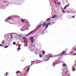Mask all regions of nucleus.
Here are the masks:
<instances>
[{
    "label": "nucleus",
    "mask_w": 76,
    "mask_h": 76,
    "mask_svg": "<svg viewBox=\"0 0 76 76\" xmlns=\"http://www.w3.org/2000/svg\"><path fill=\"white\" fill-rule=\"evenodd\" d=\"M29 41H31V44H33V43H34V41H35V39H34V37L32 36L29 37Z\"/></svg>",
    "instance_id": "nucleus-1"
},
{
    "label": "nucleus",
    "mask_w": 76,
    "mask_h": 76,
    "mask_svg": "<svg viewBox=\"0 0 76 76\" xmlns=\"http://www.w3.org/2000/svg\"><path fill=\"white\" fill-rule=\"evenodd\" d=\"M13 18H7L5 20V22L7 21H10V19H12Z\"/></svg>",
    "instance_id": "nucleus-2"
},
{
    "label": "nucleus",
    "mask_w": 76,
    "mask_h": 76,
    "mask_svg": "<svg viewBox=\"0 0 76 76\" xmlns=\"http://www.w3.org/2000/svg\"><path fill=\"white\" fill-rule=\"evenodd\" d=\"M34 32V31H31V32H30L29 33H28V34H27L26 35V37H28V35H31V34H32V32Z\"/></svg>",
    "instance_id": "nucleus-3"
},
{
    "label": "nucleus",
    "mask_w": 76,
    "mask_h": 76,
    "mask_svg": "<svg viewBox=\"0 0 76 76\" xmlns=\"http://www.w3.org/2000/svg\"><path fill=\"white\" fill-rule=\"evenodd\" d=\"M27 66L23 70V71H24V73H25L26 72V69H27Z\"/></svg>",
    "instance_id": "nucleus-4"
},
{
    "label": "nucleus",
    "mask_w": 76,
    "mask_h": 76,
    "mask_svg": "<svg viewBox=\"0 0 76 76\" xmlns=\"http://www.w3.org/2000/svg\"><path fill=\"white\" fill-rule=\"evenodd\" d=\"M57 15H54L53 16L52 18L53 19H54V18H57Z\"/></svg>",
    "instance_id": "nucleus-5"
},
{
    "label": "nucleus",
    "mask_w": 76,
    "mask_h": 76,
    "mask_svg": "<svg viewBox=\"0 0 76 76\" xmlns=\"http://www.w3.org/2000/svg\"><path fill=\"white\" fill-rule=\"evenodd\" d=\"M67 71H66V72L65 73V76H70V75L66 74V73H67Z\"/></svg>",
    "instance_id": "nucleus-6"
},
{
    "label": "nucleus",
    "mask_w": 76,
    "mask_h": 76,
    "mask_svg": "<svg viewBox=\"0 0 76 76\" xmlns=\"http://www.w3.org/2000/svg\"><path fill=\"white\" fill-rule=\"evenodd\" d=\"M41 25H42L41 24H40V25H39V26H38L36 28V29H38V28L40 27L41 26Z\"/></svg>",
    "instance_id": "nucleus-7"
},
{
    "label": "nucleus",
    "mask_w": 76,
    "mask_h": 76,
    "mask_svg": "<svg viewBox=\"0 0 76 76\" xmlns=\"http://www.w3.org/2000/svg\"><path fill=\"white\" fill-rule=\"evenodd\" d=\"M13 34V33H10V34H5L4 36V37H6V35H11V34Z\"/></svg>",
    "instance_id": "nucleus-8"
},
{
    "label": "nucleus",
    "mask_w": 76,
    "mask_h": 76,
    "mask_svg": "<svg viewBox=\"0 0 76 76\" xmlns=\"http://www.w3.org/2000/svg\"><path fill=\"white\" fill-rule=\"evenodd\" d=\"M43 26H46V22H45L43 24Z\"/></svg>",
    "instance_id": "nucleus-9"
},
{
    "label": "nucleus",
    "mask_w": 76,
    "mask_h": 76,
    "mask_svg": "<svg viewBox=\"0 0 76 76\" xmlns=\"http://www.w3.org/2000/svg\"><path fill=\"white\" fill-rule=\"evenodd\" d=\"M9 73H8L7 72L5 74H4V76H7L8 75Z\"/></svg>",
    "instance_id": "nucleus-10"
},
{
    "label": "nucleus",
    "mask_w": 76,
    "mask_h": 76,
    "mask_svg": "<svg viewBox=\"0 0 76 76\" xmlns=\"http://www.w3.org/2000/svg\"><path fill=\"white\" fill-rule=\"evenodd\" d=\"M30 69V67H28L27 70V72H28Z\"/></svg>",
    "instance_id": "nucleus-11"
},
{
    "label": "nucleus",
    "mask_w": 76,
    "mask_h": 76,
    "mask_svg": "<svg viewBox=\"0 0 76 76\" xmlns=\"http://www.w3.org/2000/svg\"><path fill=\"white\" fill-rule=\"evenodd\" d=\"M50 20V18H48L46 20V22H48Z\"/></svg>",
    "instance_id": "nucleus-12"
},
{
    "label": "nucleus",
    "mask_w": 76,
    "mask_h": 76,
    "mask_svg": "<svg viewBox=\"0 0 76 76\" xmlns=\"http://www.w3.org/2000/svg\"><path fill=\"white\" fill-rule=\"evenodd\" d=\"M74 67H72V70L73 71V72H74V71H75V70H76V69L75 68H74Z\"/></svg>",
    "instance_id": "nucleus-13"
},
{
    "label": "nucleus",
    "mask_w": 76,
    "mask_h": 76,
    "mask_svg": "<svg viewBox=\"0 0 76 76\" xmlns=\"http://www.w3.org/2000/svg\"><path fill=\"white\" fill-rule=\"evenodd\" d=\"M20 72L19 71H18L16 72V74H18V73H20Z\"/></svg>",
    "instance_id": "nucleus-14"
},
{
    "label": "nucleus",
    "mask_w": 76,
    "mask_h": 76,
    "mask_svg": "<svg viewBox=\"0 0 76 76\" xmlns=\"http://www.w3.org/2000/svg\"><path fill=\"white\" fill-rule=\"evenodd\" d=\"M25 21V20H21L22 22H24Z\"/></svg>",
    "instance_id": "nucleus-15"
},
{
    "label": "nucleus",
    "mask_w": 76,
    "mask_h": 76,
    "mask_svg": "<svg viewBox=\"0 0 76 76\" xmlns=\"http://www.w3.org/2000/svg\"><path fill=\"white\" fill-rule=\"evenodd\" d=\"M62 53H62L61 54V55H63V54H65V53H66V52L64 53V51H63Z\"/></svg>",
    "instance_id": "nucleus-16"
},
{
    "label": "nucleus",
    "mask_w": 76,
    "mask_h": 76,
    "mask_svg": "<svg viewBox=\"0 0 76 76\" xmlns=\"http://www.w3.org/2000/svg\"><path fill=\"white\" fill-rule=\"evenodd\" d=\"M2 44H4V40H3V41L2 42Z\"/></svg>",
    "instance_id": "nucleus-17"
},
{
    "label": "nucleus",
    "mask_w": 76,
    "mask_h": 76,
    "mask_svg": "<svg viewBox=\"0 0 76 76\" xmlns=\"http://www.w3.org/2000/svg\"><path fill=\"white\" fill-rule=\"evenodd\" d=\"M9 47V46L8 45L7 46H6L4 47V48H7V47Z\"/></svg>",
    "instance_id": "nucleus-18"
},
{
    "label": "nucleus",
    "mask_w": 76,
    "mask_h": 76,
    "mask_svg": "<svg viewBox=\"0 0 76 76\" xmlns=\"http://www.w3.org/2000/svg\"><path fill=\"white\" fill-rule=\"evenodd\" d=\"M42 55L41 54H40L39 55V57H40V58H41V57H42Z\"/></svg>",
    "instance_id": "nucleus-19"
},
{
    "label": "nucleus",
    "mask_w": 76,
    "mask_h": 76,
    "mask_svg": "<svg viewBox=\"0 0 76 76\" xmlns=\"http://www.w3.org/2000/svg\"><path fill=\"white\" fill-rule=\"evenodd\" d=\"M48 26V25H51V23H48L47 24Z\"/></svg>",
    "instance_id": "nucleus-20"
},
{
    "label": "nucleus",
    "mask_w": 76,
    "mask_h": 76,
    "mask_svg": "<svg viewBox=\"0 0 76 76\" xmlns=\"http://www.w3.org/2000/svg\"><path fill=\"white\" fill-rule=\"evenodd\" d=\"M48 27V26L47 24V25H46V26L45 27V28L47 29Z\"/></svg>",
    "instance_id": "nucleus-21"
},
{
    "label": "nucleus",
    "mask_w": 76,
    "mask_h": 76,
    "mask_svg": "<svg viewBox=\"0 0 76 76\" xmlns=\"http://www.w3.org/2000/svg\"><path fill=\"white\" fill-rule=\"evenodd\" d=\"M60 4H61V3L60 2H59L58 3V6H59V5H60Z\"/></svg>",
    "instance_id": "nucleus-22"
},
{
    "label": "nucleus",
    "mask_w": 76,
    "mask_h": 76,
    "mask_svg": "<svg viewBox=\"0 0 76 76\" xmlns=\"http://www.w3.org/2000/svg\"><path fill=\"white\" fill-rule=\"evenodd\" d=\"M13 45H15L16 44V42H13Z\"/></svg>",
    "instance_id": "nucleus-23"
},
{
    "label": "nucleus",
    "mask_w": 76,
    "mask_h": 76,
    "mask_svg": "<svg viewBox=\"0 0 76 76\" xmlns=\"http://www.w3.org/2000/svg\"><path fill=\"white\" fill-rule=\"evenodd\" d=\"M45 32H44V31H43L42 32V35H43V34H44V33H45Z\"/></svg>",
    "instance_id": "nucleus-24"
},
{
    "label": "nucleus",
    "mask_w": 76,
    "mask_h": 76,
    "mask_svg": "<svg viewBox=\"0 0 76 76\" xmlns=\"http://www.w3.org/2000/svg\"><path fill=\"white\" fill-rule=\"evenodd\" d=\"M65 6H66V7H69V4H68V5H66Z\"/></svg>",
    "instance_id": "nucleus-25"
},
{
    "label": "nucleus",
    "mask_w": 76,
    "mask_h": 76,
    "mask_svg": "<svg viewBox=\"0 0 76 76\" xmlns=\"http://www.w3.org/2000/svg\"><path fill=\"white\" fill-rule=\"evenodd\" d=\"M11 39H12V38H13V36L12 35H11Z\"/></svg>",
    "instance_id": "nucleus-26"
},
{
    "label": "nucleus",
    "mask_w": 76,
    "mask_h": 76,
    "mask_svg": "<svg viewBox=\"0 0 76 76\" xmlns=\"http://www.w3.org/2000/svg\"><path fill=\"white\" fill-rule=\"evenodd\" d=\"M23 39H24V40H26V38H24Z\"/></svg>",
    "instance_id": "nucleus-27"
},
{
    "label": "nucleus",
    "mask_w": 76,
    "mask_h": 76,
    "mask_svg": "<svg viewBox=\"0 0 76 76\" xmlns=\"http://www.w3.org/2000/svg\"><path fill=\"white\" fill-rule=\"evenodd\" d=\"M20 49H21V48L20 47H19L18 48L17 50H20Z\"/></svg>",
    "instance_id": "nucleus-28"
},
{
    "label": "nucleus",
    "mask_w": 76,
    "mask_h": 76,
    "mask_svg": "<svg viewBox=\"0 0 76 76\" xmlns=\"http://www.w3.org/2000/svg\"><path fill=\"white\" fill-rule=\"evenodd\" d=\"M65 66H66V64H63V66L64 67H65Z\"/></svg>",
    "instance_id": "nucleus-29"
},
{
    "label": "nucleus",
    "mask_w": 76,
    "mask_h": 76,
    "mask_svg": "<svg viewBox=\"0 0 76 76\" xmlns=\"http://www.w3.org/2000/svg\"><path fill=\"white\" fill-rule=\"evenodd\" d=\"M75 15H74V16H73L72 17V18H75Z\"/></svg>",
    "instance_id": "nucleus-30"
},
{
    "label": "nucleus",
    "mask_w": 76,
    "mask_h": 76,
    "mask_svg": "<svg viewBox=\"0 0 76 76\" xmlns=\"http://www.w3.org/2000/svg\"><path fill=\"white\" fill-rule=\"evenodd\" d=\"M45 53V51H43L42 52V54H44Z\"/></svg>",
    "instance_id": "nucleus-31"
},
{
    "label": "nucleus",
    "mask_w": 76,
    "mask_h": 76,
    "mask_svg": "<svg viewBox=\"0 0 76 76\" xmlns=\"http://www.w3.org/2000/svg\"><path fill=\"white\" fill-rule=\"evenodd\" d=\"M67 7L65 6V7H64V9H66Z\"/></svg>",
    "instance_id": "nucleus-32"
},
{
    "label": "nucleus",
    "mask_w": 76,
    "mask_h": 76,
    "mask_svg": "<svg viewBox=\"0 0 76 76\" xmlns=\"http://www.w3.org/2000/svg\"><path fill=\"white\" fill-rule=\"evenodd\" d=\"M76 53L73 54V56H76Z\"/></svg>",
    "instance_id": "nucleus-33"
},
{
    "label": "nucleus",
    "mask_w": 76,
    "mask_h": 76,
    "mask_svg": "<svg viewBox=\"0 0 76 76\" xmlns=\"http://www.w3.org/2000/svg\"><path fill=\"white\" fill-rule=\"evenodd\" d=\"M18 19H20V17H19V16H18Z\"/></svg>",
    "instance_id": "nucleus-34"
},
{
    "label": "nucleus",
    "mask_w": 76,
    "mask_h": 76,
    "mask_svg": "<svg viewBox=\"0 0 76 76\" xmlns=\"http://www.w3.org/2000/svg\"><path fill=\"white\" fill-rule=\"evenodd\" d=\"M49 57H51V58H52V57H53L51 56V55H50L49 56Z\"/></svg>",
    "instance_id": "nucleus-35"
},
{
    "label": "nucleus",
    "mask_w": 76,
    "mask_h": 76,
    "mask_svg": "<svg viewBox=\"0 0 76 76\" xmlns=\"http://www.w3.org/2000/svg\"><path fill=\"white\" fill-rule=\"evenodd\" d=\"M34 62H35V61H32L31 63H34Z\"/></svg>",
    "instance_id": "nucleus-36"
},
{
    "label": "nucleus",
    "mask_w": 76,
    "mask_h": 76,
    "mask_svg": "<svg viewBox=\"0 0 76 76\" xmlns=\"http://www.w3.org/2000/svg\"><path fill=\"white\" fill-rule=\"evenodd\" d=\"M76 64H75L74 66H72L73 67H75V66Z\"/></svg>",
    "instance_id": "nucleus-37"
},
{
    "label": "nucleus",
    "mask_w": 76,
    "mask_h": 76,
    "mask_svg": "<svg viewBox=\"0 0 76 76\" xmlns=\"http://www.w3.org/2000/svg\"><path fill=\"white\" fill-rule=\"evenodd\" d=\"M62 12H63V13H65V12H64V10H63V11H62Z\"/></svg>",
    "instance_id": "nucleus-38"
},
{
    "label": "nucleus",
    "mask_w": 76,
    "mask_h": 76,
    "mask_svg": "<svg viewBox=\"0 0 76 76\" xmlns=\"http://www.w3.org/2000/svg\"><path fill=\"white\" fill-rule=\"evenodd\" d=\"M76 11H75V12H74V13H73V14H75V13H76Z\"/></svg>",
    "instance_id": "nucleus-39"
},
{
    "label": "nucleus",
    "mask_w": 76,
    "mask_h": 76,
    "mask_svg": "<svg viewBox=\"0 0 76 76\" xmlns=\"http://www.w3.org/2000/svg\"><path fill=\"white\" fill-rule=\"evenodd\" d=\"M0 46H1V47H2V46H3V45L0 44Z\"/></svg>",
    "instance_id": "nucleus-40"
},
{
    "label": "nucleus",
    "mask_w": 76,
    "mask_h": 76,
    "mask_svg": "<svg viewBox=\"0 0 76 76\" xmlns=\"http://www.w3.org/2000/svg\"><path fill=\"white\" fill-rule=\"evenodd\" d=\"M74 51H76V48H75V49H74Z\"/></svg>",
    "instance_id": "nucleus-41"
},
{
    "label": "nucleus",
    "mask_w": 76,
    "mask_h": 76,
    "mask_svg": "<svg viewBox=\"0 0 76 76\" xmlns=\"http://www.w3.org/2000/svg\"><path fill=\"white\" fill-rule=\"evenodd\" d=\"M18 37H21V35H19L18 36Z\"/></svg>",
    "instance_id": "nucleus-42"
},
{
    "label": "nucleus",
    "mask_w": 76,
    "mask_h": 76,
    "mask_svg": "<svg viewBox=\"0 0 76 76\" xmlns=\"http://www.w3.org/2000/svg\"><path fill=\"white\" fill-rule=\"evenodd\" d=\"M55 4L57 3L56 2V1H55Z\"/></svg>",
    "instance_id": "nucleus-43"
},
{
    "label": "nucleus",
    "mask_w": 76,
    "mask_h": 76,
    "mask_svg": "<svg viewBox=\"0 0 76 76\" xmlns=\"http://www.w3.org/2000/svg\"><path fill=\"white\" fill-rule=\"evenodd\" d=\"M35 53L36 55H37V53H36V52H35Z\"/></svg>",
    "instance_id": "nucleus-44"
},
{
    "label": "nucleus",
    "mask_w": 76,
    "mask_h": 76,
    "mask_svg": "<svg viewBox=\"0 0 76 76\" xmlns=\"http://www.w3.org/2000/svg\"><path fill=\"white\" fill-rule=\"evenodd\" d=\"M75 64H76V60H75Z\"/></svg>",
    "instance_id": "nucleus-45"
},
{
    "label": "nucleus",
    "mask_w": 76,
    "mask_h": 76,
    "mask_svg": "<svg viewBox=\"0 0 76 76\" xmlns=\"http://www.w3.org/2000/svg\"><path fill=\"white\" fill-rule=\"evenodd\" d=\"M22 28L20 29V31H22Z\"/></svg>",
    "instance_id": "nucleus-46"
},
{
    "label": "nucleus",
    "mask_w": 76,
    "mask_h": 76,
    "mask_svg": "<svg viewBox=\"0 0 76 76\" xmlns=\"http://www.w3.org/2000/svg\"><path fill=\"white\" fill-rule=\"evenodd\" d=\"M52 23H53V24L54 23V22H52Z\"/></svg>",
    "instance_id": "nucleus-47"
},
{
    "label": "nucleus",
    "mask_w": 76,
    "mask_h": 76,
    "mask_svg": "<svg viewBox=\"0 0 76 76\" xmlns=\"http://www.w3.org/2000/svg\"><path fill=\"white\" fill-rule=\"evenodd\" d=\"M6 35V36H7V35Z\"/></svg>",
    "instance_id": "nucleus-48"
},
{
    "label": "nucleus",
    "mask_w": 76,
    "mask_h": 76,
    "mask_svg": "<svg viewBox=\"0 0 76 76\" xmlns=\"http://www.w3.org/2000/svg\"><path fill=\"white\" fill-rule=\"evenodd\" d=\"M42 61H41V62H42Z\"/></svg>",
    "instance_id": "nucleus-49"
},
{
    "label": "nucleus",
    "mask_w": 76,
    "mask_h": 76,
    "mask_svg": "<svg viewBox=\"0 0 76 76\" xmlns=\"http://www.w3.org/2000/svg\"><path fill=\"white\" fill-rule=\"evenodd\" d=\"M55 5H56V6L57 5V3L56 4H55Z\"/></svg>",
    "instance_id": "nucleus-50"
},
{
    "label": "nucleus",
    "mask_w": 76,
    "mask_h": 76,
    "mask_svg": "<svg viewBox=\"0 0 76 76\" xmlns=\"http://www.w3.org/2000/svg\"><path fill=\"white\" fill-rule=\"evenodd\" d=\"M50 57H49L48 58V59H49V58H50Z\"/></svg>",
    "instance_id": "nucleus-51"
},
{
    "label": "nucleus",
    "mask_w": 76,
    "mask_h": 76,
    "mask_svg": "<svg viewBox=\"0 0 76 76\" xmlns=\"http://www.w3.org/2000/svg\"><path fill=\"white\" fill-rule=\"evenodd\" d=\"M32 63H31V66H32Z\"/></svg>",
    "instance_id": "nucleus-52"
},
{
    "label": "nucleus",
    "mask_w": 76,
    "mask_h": 76,
    "mask_svg": "<svg viewBox=\"0 0 76 76\" xmlns=\"http://www.w3.org/2000/svg\"><path fill=\"white\" fill-rule=\"evenodd\" d=\"M32 63H31V66H32Z\"/></svg>",
    "instance_id": "nucleus-53"
},
{
    "label": "nucleus",
    "mask_w": 76,
    "mask_h": 76,
    "mask_svg": "<svg viewBox=\"0 0 76 76\" xmlns=\"http://www.w3.org/2000/svg\"><path fill=\"white\" fill-rule=\"evenodd\" d=\"M30 51H31V52L32 51L31 50H30Z\"/></svg>",
    "instance_id": "nucleus-54"
},
{
    "label": "nucleus",
    "mask_w": 76,
    "mask_h": 76,
    "mask_svg": "<svg viewBox=\"0 0 76 76\" xmlns=\"http://www.w3.org/2000/svg\"><path fill=\"white\" fill-rule=\"evenodd\" d=\"M20 47V46H19V47Z\"/></svg>",
    "instance_id": "nucleus-55"
},
{
    "label": "nucleus",
    "mask_w": 76,
    "mask_h": 76,
    "mask_svg": "<svg viewBox=\"0 0 76 76\" xmlns=\"http://www.w3.org/2000/svg\"><path fill=\"white\" fill-rule=\"evenodd\" d=\"M50 54V55H52V54Z\"/></svg>",
    "instance_id": "nucleus-56"
},
{
    "label": "nucleus",
    "mask_w": 76,
    "mask_h": 76,
    "mask_svg": "<svg viewBox=\"0 0 76 76\" xmlns=\"http://www.w3.org/2000/svg\"><path fill=\"white\" fill-rule=\"evenodd\" d=\"M19 42H18V43H19Z\"/></svg>",
    "instance_id": "nucleus-57"
},
{
    "label": "nucleus",
    "mask_w": 76,
    "mask_h": 76,
    "mask_svg": "<svg viewBox=\"0 0 76 76\" xmlns=\"http://www.w3.org/2000/svg\"><path fill=\"white\" fill-rule=\"evenodd\" d=\"M8 4H9V2H8Z\"/></svg>",
    "instance_id": "nucleus-58"
},
{
    "label": "nucleus",
    "mask_w": 76,
    "mask_h": 76,
    "mask_svg": "<svg viewBox=\"0 0 76 76\" xmlns=\"http://www.w3.org/2000/svg\"><path fill=\"white\" fill-rule=\"evenodd\" d=\"M7 22H8L7 21Z\"/></svg>",
    "instance_id": "nucleus-59"
},
{
    "label": "nucleus",
    "mask_w": 76,
    "mask_h": 76,
    "mask_svg": "<svg viewBox=\"0 0 76 76\" xmlns=\"http://www.w3.org/2000/svg\"><path fill=\"white\" fill-rule=\"evenodd\" d=\"M30 66H31V65H30Z\"/></svg>",
    "instance_id": "nucleus-60"
},
{
    "label": "nucleus",
    "mask_w": 76,
    "mask_h": 76,
    "mask_svg": "<svg viewBox=\"0 0 76 76\" xmlns=\"http://www.w3.org/2000/svg\"><path fill=\"white\" fill-rule=\"evenodd\" d=\"M30 66H31V65H30Z\"/></svg>",
    "instance_id": "nucleus-61"
},
{
    "label": "nucleus",
    "mask_w": 76,
    "mask_h": 76,
    "mask_svg": "<svg viewBox=\"0 0 76 76\" xmlns=\"http://www.w3.org/2000/svg\"><path fill=\"white\" fill-rule=\"evenodd\" d=\"M22 31H23L22 30Z\"/></svg>",
    "instance_id": "nucleus-62"
}]
</instances>
